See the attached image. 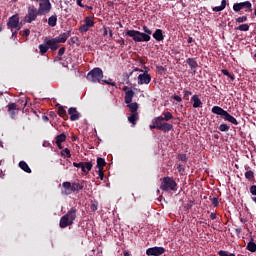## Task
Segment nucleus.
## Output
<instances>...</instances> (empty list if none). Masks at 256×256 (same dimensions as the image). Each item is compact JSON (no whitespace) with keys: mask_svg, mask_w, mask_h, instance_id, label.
<instances>
[{"mask_svg":"<svg viewBox=\"0 0 256 256\" xmlns=\"http://www.w3.org/2000/svg\"><path fill=\"white\" fill-rule=\"evenodd\" d=\"M210 219H211V220L217 219V215L215 214V212H211V214H210Z\"/></svg>","mask_w":256,"mask_h":256,"instance_id":"obj_56","label":"nucleus"},{"mask_svg":"<svg viewBox=\"0 0 256 256\" xmlns=\"http://www.w3.org/2000/svg\"><path fill=\"white\" fill-rule=\"evenodd\" d=\"M226 7H227V0H221V9L224 11Z\"/></svg>","mask_w":256,"mask_h":256,"instance_id":"obj_51","label":"nucleus"},{"mask_svg":"<svg viewBox=\"0 0 256 256\" xmlns=\"http://www.w3.org/2000/svg\"><path fill=\"white\" fill-rule=\"evenodd\" d=\"M38 48H39L40 54H41L42 56H44L45 54H47V51L49 50V46H48L47 44H45V42H44V44H40V45L38 46Z\"/></svg>","mask_w":256,"mask_h":256,"instance_id":"obj_31","label":"nucleus"},{"mask_svg":"<svg viewBox=\"0 0 256 256\" xmlns=\"http://www.w3.org/2000/svg\"><path fill=\"white\" fill-rule=\"evenodd\" d=\"M151 80H152L151 75L147 74L146 72L138 76L139 85H144V84L148 85V83H150Z\"/></svg>","mask_w":256,"mask_h":256,"instance_id":"obj_19","label":"nucleus"},{"mask_svg":"<svg viewBox=\"0 0 256 256\" xmlns=\"http://www.w3.org/2000/svg\"><path fill=\"white\" fill-rule=\"evenodd\" d=\"M250 192H251V194H252L253 196H256V185H252V186L250 187Z\"/></svg>","mask_w":256,"mask_h":256,"instance_id":"obj_49","label":"nucleus"},{"mask_svg":"<svg viewBox=\"0 0 256 256\" xmlns=\"http://www.w3.org/2000/svg\"><path fill=\"white\" fill-rule=\"evenodd\" d=\"M246 250L255 253L256 252V243L254 242V239L249 241L246 246Z\"/></svg>","mask_w":256,"mask_h":256,"instance_id":"obj_27","label":"nucleus"},{"mask_svg":"<svg viewBox=\"0 0 256 256\" xmlns=\"http://www.w3.org/2000/svg\"><path fill=\"white\" fill-rule=\"evenodd\" d=\"M245 178L248 180H254L255 179V173L253 172V170H248L245 173Z\"/></svg>","mask_w":256,"mask_h":256,"instance_id":"obj_36","label":"nucleus"},{"mask_svg":"<svg viewBox=\"0 0 256 256\" xmlns=\"http://www.w3.org/2000/svg\"><path fill=\"white\" fill-rule=\"evenodd\" d=\"M150 40H151V36L146 35L143 32H139V30H138V43L150 42Z\"/></svg>","mask_w":256,"mask_h":256,"instance_id":"obj_24","label":"nucleus"},{"mask_svg":"<svg viewBox=\"0 0 256 256\" xmlns=\"http://www.w3.org/2000/svg\"><path fill=\"white\" fill-rule=\"evenodd\" d=\"M153 38L157 41V42H162L164 39V35H163V30L162 29H156L154 34H153Z\"/></svg>","mask_w":256,"mask_h":256,"instance_id":"obj_23","label":"nucleus"},{"mask_svg":"<svg viewBox=\"0 0 256 256\" xmlns=\"http://www.w3.org/2000/svg\"><path fill=\"white\" fill-rule=\"evenodd\" d=\"M106 165H107V163L105 161V158H102V157L97 158L98 170H104V166H106Z\"/></svg>","mask_w":256,"mask_h":256,"instance_id":"obj_28","label":"nucleus"},{"mask_svg":"<svg viewBox=\"0 0 256 256\" xmlns=\"http://www.w3.org/2000/svg\"><path fill=\"white\" fill-rule=\"evenodd\" d=\"M117 43H119V45L123 47L125 45V40L121 38L120 40L117 41Z\"/></svg>","mask_w":256,"mask_h":256,"instance_id":"obj_57","label":"nucleus"},{"mask_svg":"<svg viewBox=\"0 0 256 256\" xmlns=\"http://www.w3.org/2000/svg\"><path fill=\"white\" fill-rule=\"evenodd\" d=\"M95 26V22L92 20L91 17L84 18V24L79 27V32L86 33L89 29Z\"/></svg>","mask_w":256,"mask_h":256,"instance_id":"obj_12","label":"nucleus"},{"mask_svg":"<svg viewBox=\"0 0 256 256\" xmlns=\"http://www.w3.org/2000/svg\"><path fill=\"white\" fill-rule=\"evenodd\" d=\"M42 120H43L44 122H48V121H49V118L47 117V115H43V116H42Z\"/></svg>","mask_w":256,"mask_h":256,"instance_id":"obj_60","label":"nucleus"},{"mask_svg":"<svg viewBox=\"0 0 256 256\" xmlns=\"http://www.w3.org/2000/svg\"><path fill=\"white\" fill-rule=\"evenodd\" d=\"M194 39L192 38V36H189L188 40H187V43L188 44H191L193 43Z\"/></svg>","mask_w":256,"mask_h":256,"instance_id":"obj_59","label":"nucleus"},{"mask_svg":"<svg viewBox=\"0 0 256 256\" xmlns=\"http://www.w3.org/2000/svg\"><path fill=\"white\" fill-rule=\"evenodd\" d=\"M18 166L20 167V169L26 173H31L32 170L29 167V164H27L25 161H20Z\"/></svg>","mask_w":256,"mask_h":256,"instance_id":"obj_25","label":"nucleus"},{"mask_svg":"<svg viewBox=\"0 0 256 256\" xmlns=\"http://www.w3.org/2000/svg\"><path fill=\"white\" fill-rule=\"evenodd\" d=\"M20 36L22 37H29L31 34V30L30 29H24L23 31L19 32Z\"/></svg>","mask_w":256,"mask_h":256,"instance_id":"obj_41","label":"nucleus"},{"mask_svg":"<svg viewBox=\"0 0 256 256\" xmlns=\"http://www.w3.org/2000/svg\"><path fill=\"white\" fill-rule=\"evenodd\" d=\"M150 129H151V130L157 129V128H156V124H153V123H152V124L150 125Z\"/></svg>","mask_w":256,"mask_h":256,"instance_id":"obj_62","label":"nucleus"},{"mask_svg":"<svg viewBox=\"0 0 256 256\" xmlns=\"http://www.w3.org/2000/svg\"><path fill=\"white\" fill-rule=\"evenodd\" d=\"M104 176H105V174H104V169L98 170V177H99L101 180L104 179Z\"/></svg>","mask_w":256,"mask_h":256,"instance_id":"obj_48","label":"nucleus"},{"mask_svg":"<svg viewBox=\"0 0 256 256\" xmlns=\"http://www.w3.org/2000/svg\"><path fill=\"white\" fill-rule=\"evenodd\" d=\"M157 69H158V71H164L165 70L163 66H157Z\"/></svg>","mask_w":256,"mask_h":256,"instance_id":"obj_61","label":"nucleus"},{"mask_svg":"<svg viewBox=\"0 0 256 256\" xmlns=\"http://www.w3.org/2000/svg\"><path fill=\"white\" fill-rule=\"evenodd\" d=\"M62 186H63L62 194L67 196L73 194V192H79L84 189V185L79 184V182L71 183L69 181H65L63 182Z\"/></svg>","mask_w":256,"mask_h":256,"instance_id":"obj_2","label":"nucleus"},{"mask_svg":"<svg viewBox=\"0 0 256 256\" xmlns=\"http://www.w3.org/2000/svg\"><path fill=\"white\" fill-rule=\"evenodd\" d=\"M242 9H245V12H253V5L250 2V0H246L245 2L235 3L233 5V11L236 13H239L242 11Z\"/></svg>","mask_w":256,"mask_h":256,"instance_id":"obj_8","label":"nucleus"},{"mask_svg":"<svg viewBox=\"0 0 256 256\" xmlns=\"http://www.w3.org/2000/svg\"><path fill=\"white\" fill-rule=\"evenodd\" d=\"M76 219H77V209L73 207L67 212L66 215L61 217L59 221V227L67 228L69 226H72Z\"/></svg>","mask_w":256,"mask_h":256,"instance_id":"obj_1","label":"nucleus"},{"mask_svg":"<svg viewBox=\"0 0 256 256\" xmlns=\"http://www.w3.org/2000/svg\"><path fill=\"white\" fill-rule=\"evenodd\" d=\"M142 31L149 37H151V34L153 33L152 30L148 28V26H143Z\"/></svg>","mask_w":256,"mask_h":256,"instance_id":"obj_43","label":"nucleus"},{"mask_svg":"<svg viewBox=\"0 0 256 256\" xmlns=\"http://www.w3.org/2000/svg\"><path fill=\"white\" fill-rule=\"evenodd\" d=\"M176 169L179 173H183L185 171L183 164H176Z\"/></svg>","mask_w":256,"mask_h":256,"instance_id":"obj_46","label":"nucleus"},{"mask_svg":"<svg viewBox=\"0 0 256 256\" xmlns=\"http://www.w3.org/2000/svg\"><path fill=\"white\" fill-rule=\"evenodd\" d=\"M211 112L214 113L215 115L221 116L222 118L225 119V121H228L234 125L239 124L238 120L235 117H233V115L225 111V109H223L222 107L214 106L212 107Z\"/></svg>","mask_w":256,"mask_h":256,"instance_id":"obj_4","label":"nucleus"},{"mask_svg":"<svg viewBox=\"0 0 256 256\" xmlns=\"http://www.w3.org/2000/svg\"><path fill=\"white\" fill-rule=\"evenodd\" d=\"M124 34L125 36L132 38L134 42L139 43V30L127 29Z\"/></svg>","mask_w":256,"mask_h":256,"instance_id":"obj_18","label":"nucleus"},{"mask_svg":"<svg viewBox=\"0 0 256 256\" xmlns=\"http://www.w3.org/2000/svg\"><path fill=\"white\" fill-rule=\"evenodd\" d=\"M178 159L182 162V163H187L188 161V157L186 154H179L178 155Z\"/></svg>","mask_w":256,"mask_h":256,"instance_id":"obj_42","label":"nucleus"},{"mask_svg":"<svg viewBox=\"0 0 256 256\" xmlns=\"http://www.w3.org/2000/svg\"><path fill=\"white\" fill-rule=\"evenodd\" d=\"M166 252L164 247H151L146 250L147 256H162Z\"/></svg>","mask_w":256,"mask_h":256,"instance_id":"obj_14","label":"nucleus"},{"mask_svg":"<svg viewBox=\"0 0 256 256\" xmlns=\"http://www.w3.org/2000/svg\"><path fill=\"white\" fill-rule=\"evenodd\" d=\"M57 15H52L48 18V25L50 27H56L57 26Z\"/></svg>","mask_w":256,"mask_h":256,"instance_id":"obj_29","label":"nucleus"},{"mask_svg":"<svg viewBox=\"0 0 256 256\" xmlns=\"http://www.w3.org/2000/svg\"><path fill=\"white\" fill-rule=\"evenodd\" d=\"M223 10H222V6L220 5V6H215L214 8H213V12H222Z\"/></svg>","mask_w":256,"mask_h":256,"instance_id":"obj_53","label":"nucleus"},{"mask_svg":"<svg viewBox=\"0 0 256 256\" xmlns=\"http://www.w3.org/2000/svg\"><path fill=\"white\" fill-rule=\"evenodd\" d=\"M230 127L227 125V124H221L219 126V130L222 132V133H227V131H229Z\"/></svg>","mask_w":256,"mask_h":256,"instance_id":"obj_40","label":"nucleus"},{"mask_svg":"<svg viewBox=\"0 0 256 256\" xmlns=\"http://www.w3.org/2000/svg\"><path fill=\"white\" fill-rule=\"evenodd\" d=\"M44 43L48 45V49L57 51L59 44L58 38H45Z\"/></svg>","mask_w":256,"mask_h":256,"instance_id":"obj_16","label":"nucleus"},{"mask_svg":"<svg viewBox=\"0 0 256 256\" xmlns=\"http://www.w3.org/2000/svg\"><path fill=\"white\" fill-rule=\"evenodd\" d=\"M163 117H156L152 120V123L155 124L156 129L163 131L164 133H169L173 130V124L163 123Z\"/></svg>","mask_w":256,"mask_h":256,"instance_id":"obj_6","label":"nucleus"},{"mask_svg":"<svg viewBox=\"0 0 256 256\" xmlns=\"http://www.w3.org/2000/svg\"><path fill=\"white\" fill-rule=\"evenodd\" d=\"M20 111V108L16 105L14 102H10L7 105V112L8 115L12 118L15 119L16 115H18Z\"/></svg>","mask_w":256,"mask_h":256,"instance_id":"obj_15","label":"nucleus"},{"mask_svg":"<svg viewBox=\"0 0 256 256\" xmlns=\"http://www.w3.org/2000/svg\"><path fill=\"white\" fill-rule=\"evenodd\" d=\"M65 52H66V47H61V48H59V50H58V56H59V57H62V56L65 54Z\"/></svg>","mask_w":256,"mask_h":256,"instance_id":"obj_47","label":"nucleus"},{"mask_svg":"<svg viewBox=\"0 0 256 256\" xmlns=\"http://www.w3.org/2000/svg\"><path fill=\"white\" fill-rule=\"evenodd\" d=\"M22 24L20 23V17L18 14L12 15L8 18L7 29H15L20 31Z\"/></svg>","mask_w":256,"mask_h":256,"instance_id":"obj_9","label":"nucleus"},{"mask_svg":"<svg viewBox=\"0 0 256 256\" xmlns=\"http://www.w3.org/2000/svg\"><path fill=\"white\" fill-rule=\"evenodd\" d=\"M73 165L77 169H81L82 172H84V174H88L93 167L92 162H79V163L74 162Z\"/></svg>","mask_w":256,"mask_h":256,"instance_id":"obj_13","label":"nucleus"},{"mask_svg":"<svg viewBox=\"0 0 256 256\" xmlns=\"http://www.w3.org/2000/svg\"><path fill=\"white\" fill-rule=\"evenodd\" d=\"M163 116V122H169L171 119H173V114L171 112H164Z\"/></svg>","mask_w":256,"mask_h":256,"instance_id":"obj_34","label":"nucleus"},{"mask_svg":"<svg viewBox=\"0 0 256 256\" xmlns=\"http://www.w3.org/2000/svg\"><path fill=\"white\" fill-rule=\"evenodd\" d=\"M192 94H193V93L190 92V90L185 89V90L183 91V99L186 100V101H189L190 95H192Z\"/></svg>","mask_w":256,"mask_h":256,"instance_id":"obj_38","label":"nucleus"},{"mask_svg":"<svg viewBox=\"0 0 256 256\" xmlns=\"http://www.w3.org/2000/svg\"><path fill=\"white\" fill-rule=\"evenodd\" d=\"M218 255L219 256H236L235 253L229 254V252H227V251H219Z\"/></svg>","mask_w":256,"mask_h":256,"instance_id":"obj_45","label":"nucleus"},{"mask_svg":"<svg viewBox=\"0 0 256 256\" xmlns=\"http://www.w3.org/2000/svg\"><path fill=\"white\" fill-rule=\"evenodd\" d=\"M160 189L165 192L177 191L178 184L171 176H165L161 182Z\"/></svg>","mask_w":256,"mask_h":256,"instance_id":"obj_5","label":"nucleus"},{"mask_svg":"<svg viewBox=\"0 0 256 256\" xmlns=\"http://www.w3.org/2000/svg\"><path fill=\"white\" fill-rule=\"evenodd\" d=\"M124 256H131V253L125 251V252H124Z\"/></svg>","mask_w":256,"mask_h":256,"instance_id":"obj_64","label":"nucleus"},{"mask_svg":"<svg viewBox=\"0 0 256 256\" xmlns=\"http://www.w3.org/2000/svg\"><path fill=\"white\" fill-rule=\"evenodd\" d=\"M236 233L239 235L240 233H242V229L241 228H237L236 229Z\"/></svg>","mask_w":256,"mask_h":256,"instance_id":"obj_63","label":"nucleus"},{"mask_svg":"<svg viewBox=\"0 0 256 256\" xmlns=\"http://www.w3.org/2000/svg\"><path fill=\"white\" fill-rule=\"evenodd\" d=\"M61 156L63 158H71V151L68 148H65L61 151Z\"/></svg>","mask_w":256,"mask_h":256,"instance_id":"obj_35","label":"nucleus"},{"mask_svg":"<svg viewBox=\"0 0 256 256\" xmlns=\"http://www.w3.org/2000/svg\"><path fill=\"white\" fill-rule=\"evenodd\" d=\"M90 209H91L92 211H97V209H98V204H97V203L91 204Z\"/></svg>","mask_w":256,"mask_h":256,"instance_id":"obj_52","label":"nucleus"},{"mask_svg":"<svg viewBox=\"0 0 256 256\" xmlns=\"http://www.w3.org/2000/svg\"><path fill=\"white\" fill-rule=\"evenodd\" d=\"M191 101L193 102L194 109H199V107H203V102L199 98L198 94H194L191 98Z\"/></svg>","mask_w":256,"mask_h":256,"instance_id":"obj_21","label":"nucleus"},{"mask_svg":"<svg viewBox=\"0 0 256 256\" xmlns=\"http://www.w3.org/2000/svg\"><path fill=\"white\" fill-rule=\"evenodd\" d=\"M124 92H125L124 101H125V104H127V106L129 107L130 112L131 113H138L137 112L138 109H139L138 103L137 102L132 103L135 93L133 92L132 89L127 90V87H124Z\"/></svg>","mask_w":256,"mask_h":256,"instance_id":"obj_3","label":"nucleus"},{"mask_svg":"<svg viewBox=\"0 0 256 256\" xmlns=\"http://www.w3.org/2000/svg\"><path fill=\"white\" fill-rule=\"evenodd\" d=\"M139 119V114L138 113H131L130 116L128 117V121L132 125H136Z\"/></svg>","mask_w":256,"mask_h":256,"instance_id":"obj_26","label":"nucleus"},{"mask_svg":"<svg viewBox=\"0 0 256 256\" xmlns=\"http://www.w3.org/2000/svg\"><path fill=\"white\" fill-rule=\"evenodd\" d=\"M40 15L39 10L34 5L28 7V14L25 16L26 23L31 24Z\"/></svg>","mask_w":256,"mask_h":256,"instance_id":"obj_10","label":"nucleus"},{"mask_svg":"<svg viewBox=\"0 0 256 256\" xmlns=\"http://www.w3.org/2000/svg\"><path fill=\"white\" fill-rule=\"evenodd\" d=\"M210 202L213 204L214 207H218V205H219L218 197L210 198Z\"/></svg>","mask_w":256,"mask_h":256,"instance_id":"obj_44","label":"nucleus"},{"mask_svg":"<svg viewBox=\"0 0 256 256\" xmlns=\"http://www.w3.org/2000/svg\"><path fill=\"white\" fill-rule=\"evenodd\" d=\"M236 30L247 32L250 30V26L248 23L240 24V26H238Z\"/></svg>","mask_w":256,"mask_h":256,"instance_id":"obj_33","label":"nucleus"},{"mask_svg":"<svg viewBox=\"0 0 256 256\" xmlns=\"http://www.w3.org/2000/svg\"><path fill=\"white\" fill-rule=\"evenodd\" d=\"M82 1H83V0H76V3H77V5H78L79 7L84 8L85 5L82 4Z\"/></svg>","mask_w":256,"mask_h":256,"instance_id":"obj_55","label":"nucleus"},{"mask_svg":"<svg viewBox=\"0 0 256 256\" xmlns=\"http://www.w3.org/2000/svg\"><path fill=\"white\" fill-rule=\"evenodd\" d=\"M104 77L103 70L101 68H94L88 72L87 80L93 83H99Z\"/></svg>","mask_w":256,"mask_h":256,"instance_id":"obj_7","label":"nucleus"},{"mask_svg":"<svg viewBox=\"0 0 256 256\" xmlns=\"http://www.w3.org/2000/svg\"><path fill=\"white\" fill-rule=\"evenodd\" d=\"M58 115L64 119L68 118L66 109L61 105H58Z\"/></svg>","mask_w":256,"mask_h":256,"instance_id":"obj_30","label":"nucleus"},{"mask_svg":"<svg viewBox=\"0 0 256 256\" xmlns=\"http://www.w3.org/2000/svg\"><path fill=\"white\" fill-rule=\"evenodd\" d=\"M18 36V30L16 29L15 32H12V39H17Z\"/></svg>","mask_w":256,"mask_h":256,"instance_id":"obj_54","label":"nucleus"},{"mask_svg":"<svg viewBox=\"0 0 256 256\" xmlns=\"http://www.w3.org/2000/svg\"><path fill=\"white\" fill-rule=\"evenodd\" d=\"M172 99H174V100L177 101L178 103H181V101H183V99H182L181 96H179V95H174V96L172 97Z\"/></svg>","mask_w":256,"mask_h":256,"instance_id":"obj_50","label":"nucleus"},{"mask_svg":"<svg viewBox=\"0 0 256 256\" xmlns=\"http://www.w3.org/2000/svg\"><path fill=\"white\" fill-rule=\"evenodd\" d=\"M68 115H70V121L75 122L80 119L81 114L77 111V108L75 107H70L68 109Z\"/></svg>","mask_w":256,"mask_h":256,"instance_id":"obj_17","label":"nucleus"},{"mask_svg":"<svg viewBox=\"0 0 256 256\" xmlns=\"http://www.w3.org/2000/svg\"><path fill=\"white\" fill-rule=\"evenodd\" d=\"M51 2L50 0H40L38 13L39 15H47L51 12Z\"/></svg>","mask_w":256,"mask_h":256,"instance_id":"obj_11","label":"nucleus"},{"mask_svg":"<svg viewBox=\"0 0 256 256\" xmlns=\"http://www.w3.org/2000/svg\"><path fill=\"white\" fill-rule=\"evenodd\" d=\"M221 73L228 76V78L231 79L232 81H235V75L231 74L227 69H222Z\"/></svg>","mask_w":256,"mask_h":256,"instance_id":"obj_37","label":"nucleus"},{"mask_svg":"<svg viewBox=\"0 0 256 256\" xmlns=\"http://www.w3.org/2000/svg\"><path fill=\"white\" fill-rule=\"evenodd\" d=\"M186 64H188L190 69L193 70L194 73H196V69L199 67V64H198L196 58L191 57V58L186 59Z\"/></svg>","mask_w":256,"mask_h":256,"instance_id":"obj_20","label":"nucleus"},{"mask_svg":"<svg viewBox=\"0 0 256 256\" xmlns=\"http://www.w3.org/2000/svg\"><path fill=\"white\" fill-rule=\"evenodd\" d=\"M246 21H248L247 16H240L236 18V23L238 24L246 23Z\"/></svg>","mask_w":256,"mask_h":256,"instance_id":"obj_39","label":"nucleus"},{"mask_svg":"<svg viewBox=\"0 0 256 256\" xmlns=\"http://www.w3.org/2000/svg\"><path fill=\"white\" fill-rule=\"evenodd\" d=\"M71 37V30H68L65 33L60 34L57 37L58 43H66L67 39Z\"/></svg>","mask_w":256,"mask_h":256,"instance_id":"obj_22","label":"nucleus"},{"mask_svg":"<svg viewBox=\"0 0 256 256\" xmlns=\"http://www.w3.org/2000/svg\"><path fill=\"white\" fill-rule=\"evenodd\" d=\"M103 82H104L106 85L115 86V82H109V81H107V80H103Z\"/></svg>","mask_w":256,"mask_h":256,"instance_id":"obj_58","label":"nucleus"},{"mask_svg":"<svg viewBox=\"0 0 256 256\" xmlns=\"http://www.w3.org/2000/svg\"><path fill=\"white\" fill-rule=\"evenodd\" d=\"M56 143H63L67 140V135L66 133H60V135L56 136L55 138Z\"/></svg>","mask_w":256,"mask_h":256,"instance_id":"obj_32","label":"nucleus"}]
</instances>
